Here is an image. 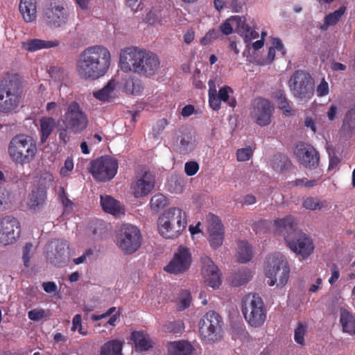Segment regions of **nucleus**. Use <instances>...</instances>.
Here are the masks:
<instances>
[{
	"label": "nucleus",
	"instance_id": "37998d69",
	"mask_svg": "<svg viewBox=\"0 0 355 355\" xmlns=\"http://www.w3.org/2000/svg\"><path fill=\"white\" fill-rule=\"evenodd\" d=\"M209 86V103L210 107L214 110H218V100L217 97V89L216 86L215 80H209L208 82Z\"/></svg>",
	"mask_w": 355,
	"mask_h": 355
},
{
	"label": "nucleus",
	"instance_id": "69168bd1",
	"mask_svg": "<svg viewBox=\"0 0 355 355\" xmlns=\"http://www.w3.org/2000/svg\"><path fill=\"white\" fill-rule=\"evenodd\" d=\"M116 308L114 307V306L110 307L106 312H105V313H103L102 314H100V315L93 314V315H92L91 318L94 321H97V320H100L104 319V318L111 315L112 313H114L116 311Z\"/></svg>",
	"mask_w": 355,
	"mask_h": 355
},
{
	"label": "nucleus",
	"instance_id": "f257e3e1",
	"mask_svg": "<svg viewBox=\"0 0 355 355\" xmlns=\"http://www.w3.org/2000/svg\"><path fill=\"white\" fill-rule=\"evenodd\" d=\"M111 62V53L102 45H94L85 49L79 55L76 70L83 80H97L107 71Z\"/></svg>",
	"mask_w": 355,
	"mask_h": 355
},
{
	"label": "nucleus",
	"instance_id": "4be33fe9",
	"mask_svg": "<svg viewBox=\"0 0 355 355\" xmlns=\"http://www.w3.org/2000/svg\"><path fill=\"white\" fill-rule=\"evenodd\" d=\"M207 222L209 244L212 248H218L221 246L223 243V226L219 218L214 214H209L207 216Z\"/></svg>",
	"mask_w": 355,
	"mask_h": 355
},
{
	"label": "nucleus",
	"instance_id": "4d7b16f0",
	"mask_svg": "<svg viewBox=\"0 0 355 355\" xmlns=\"http://www.w3.org/2000/svg\"><path fill=\"white\" fill-rule=\"evenodd\" d=\"M74 167L72 158L67 157L64 162V166L60 168V174L62 177H67L73 171Z\"/></svg>",
	"mask_w": 355,
	"mask_h": 355
},
{
	"label": "nucleus",
	"instance_id": "0e129e2a",
	"mask_svg": "<svg viewBox=\"0 0 355 355\" xmlns=\"http://www.w3.org/2000/svg\"><path fill=\"white\" fill-rule=\"evenodd\" d=\"M304 126L307 128H309L313 133H315L317 132L315 119L311 116H305Z\"/></svg>",
	"mask_w": 355,
	"mask_h": 355
},
{
	"label": "nucleus",
	"instance_id": "f3484780",
	"mask_svg": "<svg viewBox=\"0 0 355 355\" xmlns=\"http://www.w3.org/2000/svg\"><path fill=\"white\" fill-rule=\"evenodd\" d=\"M155 178L154 175L148 170L138 173L132 182L130 192L135 198H141L147 196L154 189Z\"/></svg>",
	"mask_w": 355,
	"mask_h": 355
},
{
	"label": "nucleus",
	"instance_id": "5fc2aeb1",
	"mask_svg": "<svg viewBox=\"0 0 355 355\" xmlns=\"http://www.w3.org/2000/svg\"><path fill=\"white\" fill-rule=\"evenodd\" d=\"M316 94L319 97L325 96L329 93V87L328 83L324 78H322L320 83L316 86Z\"/></svg>",
	"mask_w": 355,
	"mask_h": 355
},
{
	"label": "nucleus",
	"instance_id": "0eeeda50",
	"mask_svg": "<svg viewBox=\"0 0 355 355\" xmlns=\"http://www.w3.org/2000/svg\"><path fill=\"white\" fill-rule=\"evenodd\" d=\"M241 309L245 321L252 327H260L266 320V306L262 299L257 295H245L242 300Z\"/></svg>",
	"mask_w": 355,
	"mask_h": 355
},
{
	"label": "nucleus",
	"instance_id": "49530a36",
	"mask_svg": "<svg viewBox=\"0 0 355 355\" xmlns=\"http://www.w3.org/2000/svg\"><path fill=\"white\" fill-rule=\"evenodd\" d=\"M184 327L182 320H174L166 322L164 325V330L167 332L178 334L182 332Z\"/></svg>",
	"mask_w": 355,
	"mask_h": 355
},
{
	"label": "nucleus",
	"instance_id": "20e7f679",
	"mask_svg": "<svg viewBox=\"0 0 355 355\" xmlns=\"http://www.w3.org/2000/svg\"><path fill=\"white\" fill-rule=\"evenodd\" d=\"M23 95L21 81L15 76L8 77L0 82V112H16Z\"/></svg>",
	"mask_w": 355,
	"mask_h": 355
},
{
	"label": "nucleus",
	"instance_id": "6ab92c4d",
	"mask_svg": "<svg viewBox=\"0 0 355 355\" xmlns=\"http://www.w3.org/2000/svg\"><path fill=\"white\" fill-rule=\"evenodd\" d=\"M67 243L62 240L52 241L46 247V257L49 261L58 266L67 263L69 257Z\"/></svg>",
	"mask_w": 355,
	"mask_h": 355
},
{
	"label": "nucleus",
	"instance_id": "b1692460",
	"mask_svg": "<svg viewBox=\"0 0 355 355\" xmlns=\"http://www.w3.org/2000/svg\"><path fill=\"white\" fill-rule=\"evenodd\" d=\"M234 30L240 35L244 42L249 44L252 40L258 37L259 34L246 23V19L241 16H232Z\"/></svg>",
	"mask_w": 355,
	"mask_h": 355
},
{
	"label": "nucleus",
	"instance_id": "09e8293b",
	"mask_svg": "<svg viewBox=\"0 0 355 355\" xmlns=\"http://www.w3.org/2000/svg\"><path fill=\"white\" fill-rule=\"evenodd\" d=\"M35 248L32 243H27L23 248L22 250V259L24 261V264L26 266H29L30 260L34 253Z\"/></svg>",
	"mask_w": 355,
	"mask_h": 355
},
{
	"label": "nucleus",
	"instance_id": "f8f14e48",
	"mask_svg": "<svg viewBox=\"0 0 355 355\" xmlns=\"http://www.w3.org/2000/svg\"><path fill=\"white\" fill-rule=\"evenodd\" d=\"M64 122L66 127L72 132L80 133L88 125V118L83 112L80 105L73 101L69 103L66 109Z\"/></svg>",
	"mask_w": 355,
	"mask_h": 355
},
{
	"label": "nucleus",
	"instance_id": "1a4fd4ad",
	"mask_svg": "<svg viewBox=\"0 0 355 355\" xmlns=\"http://www.w3.org/2000/svg\"><path fill=\"white\" fill-rule=\"evenodd\" d=\"M69 17L66 4L60 1H53L44 8L42 19L46 27L57 29L67 24Z\"/></svg>",
	"mask_w": 355,
	"mask_h": 355
},
{
	"label": "nucleus",
	"instance_id": "a878e982",
	"mask_svg": "<svg viewBox=\"0 0 355 355\" xmlns=\"http://www.w3.org/2000/svg\"><path fill=\"white\" fill-rule=\"evenodd\" d=\"M101 205L105 212L114 216L119 217L125 214V209L121 203L110 196H101Z\"/></svg>",
	"mask_w": 355,
	"mask_h": 355
},
{
	"label": "nucleus",
	"instance_id": "3c124183",
	"mask_svg": "<svg viewBox=\"0 0 355 355\" xmlns=\"http://www.w3.org/2000/svg\"><path fill=\"white\" fill-rule=\"evenodd\" d=\"M220 37V33L216 29L209 30L205 35L201 39L200 43L202 45H208L212 43Z\"/></svg>",
	"mask_w": 355,
	"mask_h": 355
},
{
	"label": "nucleus",
	"instance_id": "de8ad7c7",
	"mask_svg": "<svg viewBox=\"0 0 355 355\" xmlns=\"http://www.w3.org/2000/svg\"><path fill=\"white\" fill-rule=\"evenodd\" d=\"M343 128L346 131H351L355 129V110H352L347 113Z\"/></svg>",
	"mask_w": 355,
	"mask_h": 355
},
{
	"label": "nucleus",
	"instance_id": "774afa93",
	"mask_svg": "<svg viewBox=\"0 0 355 355\" xmlns=\"http://www.w3.org/2000/svg\"><path fill=\"white\" fill-rule=\"evenodd\" d=\"M82 327V317L80 314H76L72 320L71 331H75Z\"/></svg>",
	"mask_w": 355,
	"mask_h": 355
},
{
	"label": "nucleus",
	"instance_id": "c756f323",
	"mask_svg": "<svg viewBox=\"0 0 355 355\" xmlns=\"http://www.w3.org/2000/svg\"><path fill=\"white\" fill-rule=\"evenodd\" d=\"M143 20L151 25L162 24L166 21V17L163 15V10L160 6H155L145 10Z\"/></svg>",
	"mask_w": 355,
	"mask_h": 355
},
{
	"label": "nucleus",
	"instance_id": "c85d7f7f",
	"mask_svg": "<svg viewBox=\"0 0 355 355\" xmlns=\"http://www.w3.org/2000/svg\"><path fill=\"white\" fill-rule=\"evenodd\" d=\"M20 13L26 23L35 20L37 6L35 0H21L19 6Z\"/></svg>",
	"mask_w": 355,
	"mask_h": 355
},
{
	"label": "nucleus",
	"instance_id": "39448f33",
	"mask_svg": "<svg viewBox=\"0 0 355 355\" xmlns=\"http://www.w3.org/2000/svg\"><path fill=\"white\" fill-rule=\"evenodd\" d=\"M264 271L269 279L268 284L270 286L277 284L278 287H283L288 282L290 268L285 257L277 252L267 257Z\"/></svg>",
	"mask_w": 355,
	"mask_h": 355
},
{
	"label": "nucleus",
	"instance_id": "c9c22d12",
	"mask_svg": "<svg viewBox=\"0 0 355 355\" xmlns=\"http://www.w3.org/2000/svg\"><path fill=\"white\" fill-rule=\"evenodd\" d=\"M123 343L111 340L105 343L100 349V355H122Z\"/></svg>",
	"mask_w": 355,
	"mask_h": 355
},
{
	"label": "nucleus",
	"instance_id": "58836bf2",
	"mask_svg": "<svg viewBox=\"0 0 355 355\" xmlns=\"http://www.w3.org/2000/svg\"><path fill=\"white\" fill-rule=\"evenodd\" d=\"M275 50L281 52L282 55H284L285 53L283 44L279 38H275L272 40V46L268 50L267 58L261 61H257V64L263 65L271 63L275 57Z\"/></svg>",
	"mask_w": 355,
	"mask_h": 355
},
{
	"label": "nucleus",
	"instance_id": "e433bc0d",
	"mask_svg": "<svg viewBox=\"0 0 355 355\" xmlns=\"http://www.w3.org/2000/svg\"><path fill=\"white\" fill-rule=\"evenodd\" d=\"M275 98L277 101L278 107L282 111V113L284 116H291L294 114V110L290 105L284 91H277L275 94Z\"/></svg>",
	"mask_w": 355,
	"mask_h": 355
},
{
	"label": "nucleus",
	"instance_id": "cd10ccee",
	"mask_svg": "<svg viewBox=\"0 0 355 355\" xmlns=\"http://www.w3.org/2000/svg\"><path fill=\"white\" fill-rule=\"evenodd\" d=\"M46 200V192L43 189L35 188L32 190L27 200V206L31 211L41 209Z\"/></svg>",
	"mask_w": 355,
	"mask_h": 355
},
{
	"label": "nucleus",
	"instance_id": "338daca9",
	"mask_svg": "<svg viewBox=\"0 0 355 355\" xmlns=\"http://www.w3.org/2000/svg\"><path fill=\"white\" fill-rule=\"evenodd\" d=\"M168 122L166 119H162L159 120L153 128V131L156 132L157 135L160 134L166 127Z\"/></svg>",
	"mask_w": 355,
	"mask_h": 355
},
{
	"label": "nucleus",
	"instance_id": "423d86ee",
	"mask_svg": "<svg viewBox=\"0 0 355 355\" xmlns=\"http://www.w3.org/2000/svg\"><path fill=\"white\" fill-rule=\"evenodd\" d=\"M8 151L14 162L24 164L30 163L34 159L37 146L31 137L18 135L10 141Z\"/></svg>",
	"mask_w": 355,
	"mask_h": 355
},
{
	"label": "nucleus",
	"instance_id": "412c9836",
	"mask_svg": "<svg viewBox=\"0 0 355 355\" xmlns=\"http://www.w3.org/2000/svg\"><path fill=\"white\" fill-rule=\"evenodd\" d=\"M201 275L205 282L213 288H218L221 284L219 269L207 256L201 258Z\"/></svg>",
	"mask_w": 355,
	"mask_h": 355
},
{
	"label": "nucleus",
	"instance_id": "13d9d810",
	"mask_svg": "<svg viewBox=\"0 0 355 355\" xmlns=\"http://www.w3.org/2000/svg\"><path fill=\"white\" fill-rule=\"evenodd\" d=\"M232 24V18L231 17L220 25V31L225 35H230L234 31V26Z\"/></svg>",
	"mask_w": 355,
	"mask_h": 355
},
{
	"label": "nucleus",
	"instance_id": "5701e85b",
	"mask_svg": "<svg viewBox=\"0 0 355 355\" xmlns=\"http://www.w3.org/2000/svg\"><path fill=\"white\" fill-rule=\"evenodd\" d=\"M294 153L300 164L305 167L314 168L318 165V153L311 145L305 143L297 144Z\"/></svg>",
	"mask_w": 355,
	"mask_h": 355
},
{
	"label": "nucleus",
	"instance_id": "2eb2a0df",
	"mask_svg": "<svg viewBox=\"0 0 355 355\" xmlns=\"http://www.w3.org/2000/svg\"><path fill=\"white\" fill-rule=\"evenodd\" d=\"M274 107L265 98H256L252 103L250 114L252 119L260 126H266L270 123Z\"/></svg>",
	"mask_w": 355,
	"mask_h": 355
},
{
	"label": "nucleus",
	"instance_id": "6e6552de",
	"mask_svg": "<svg viewBox=\"0 0 355 355\" xmlns=\"http://www.w3.org/2000/svg\"><path fill=\"white\" fill-rule=\"evenodd\" d=\"M223 320L215 311L206 313L198 322L200 338L207 343L218 341L223 336Z\"/></svg>",
	"mask_w": 355,
	"mask_h": 355
},
{
	"label": "nucleus",
	"instance_id": "8fccbe9b",
	"mask_svg": "<svg viewBox=\"0 0 355 355\" xmlns=\"http://www.w3.org/2000/svg\"><path fill=\"white\" fill-rule=\"evenodd\" d=\"M253 155V150L251 147L239 148L236 151V159L238 162H245L249 160Z\"/></svg>",
	"mask_w": 355,
	"mask_h": 355
},
{
	"label": "nucleus",
	"instance_id": "052dcab7",
	"mask_svg": "<svg viewBox=\"0 0 355 355\" xmlns=\"http://www.w3.org/2000/svg\"><path fill=\"white\" fill-rule=\"evenodd\" d=\"M28 318L33 321H38L46 316V311L41 309H35L28 311Z\"/></svg>",
	"mask_w": 355,
	"mask_h": 355
},
{
	"label": "nucleus",
	"instance_id": "79ce46f5",
	"mask_svg": "<svg viewBox=\"0 0 355 355\" xmlns=\"http://www.w3.org/2000/svg\"><path fill=\"white\" fill-rule=\"evenodd\" d=\"M252 276V272L249 269H243L234 273L231 277V282L234 286H239L247 283Z\"/></svg>",
	"mask_w": 355,
	"mask_h": 355
},
{
	"label": "nucleus",
	"instance_id": "e2e57ef3",
	"mask_svg": "<svg viewBox=\"0 0 355 355\" xmlns=\"http://www.w3.org/2000/svg\"><path fill=\"white\" fill-rule=\"evenodd\" d=\"M339 107L336 104H331L327 112V116L331 121H334L338 117Z\"/></svg>",
	"mask_w": 355,
	"mask_h": 355
},
{
	"label": "nucleus",
	"instance_id": "2f4dec72",
	"mask_svg": "<svg viewBox=\"0 0 355 355\" xmlns=\"http://www.w3.org/2000/svg\"><path fill=\"white\" fill-rule=\"evenodd\" d=\"M131 340L139 351H146L152 347V341L148 334L144 331H135L131 334Z\"/></svg>",
	"mask_w": 355,
	"mask_h": 355
},
{
	"label": "nucleus",
	"instance_id": "aec40b11",
	"mask_svg": "<svg viewBox=\"0 0 355 355\" xmlns=\"http://www.w3.org/2000/svg\"><path fill=\"white\" fill-rule=\"evenodd\" d=\"M160 65L158 56L153 52L144 49L137 74L150 78L156 75Z\"/></svg>",
	"mask_w": 355,
	"mask_h": 355
},
{
	"label": "nucleus",
	"instance_id": "393cba45",
	"mask_svg": "<svg viewBox=\"0 0 355 355\" xmlns=\"http://www.w3.org/2000/svg\"><path fill=\"white\" fill-rule=\"evenodd\" d=\"M59 44L60 42L58 40H45L34 38L22 42L21 47L26 51L35 52L42 49L55 48Z\"/></svg>",
	"mask_w": 355,
	"mask_h": 355
},
{
	"label": "nucleus",
	"instance_id": "72a5a7b5",
	"mask_svg": "<svg viewBox=\"0 0 355 355\" xmlns=\"http://www.w3.org/2000/svg\"><path fill=\"white\" fill-rule=\"evenodd\" d=\"M193 347L187 341L171 343L168 346V355H191Z\"/></svg>",
	"mask_w": 355,
	"mask_h": 355
},
{
	"label": "nucleus",
	"instance_id": "bb28decb",
	"mask_svg": "<svg viewBox=\"0 0 355 355\" xmlns=\"http://www.w3.org/2000/svg\"><path fill=\"white\" fill-rule=\"evenodd\" d=\"M116 83L114 80H110L102 89L93 92V96L97 100L108 103L114 101L117 96L116 90Z\"/></svg>",
	"mask_w": 355,
	"mask_h": 355
},
{
	"label": "nucleus",
	"instance_id": "9b49d317",
	"mask_svg": "<svg viewBox=\"0 0 355 355\" xmlns=\"http://www.w3.org/2000/svg\"><path fill=\"white\" fill-rule=\"evenodd\" d=\"M140 238V232L137 227L125 224L121 227L118 234L117 245L123 253L130 254L139 248Z\"/></svg>",
	"mask_w": 355,
	"mask_h": 355
},
{
	"label": "nucleus",
	"instance_id": "f03ea898",
	"mask_svg": "<svg viewBox=\"0 0 355 355\" xmlns=\"http://www.w3.org/2000/svg\"><path fill=\"white\" fill-rule=\"evenodd\" d=\"M274 225L276 232L284 236L287 246L295 254L306 259L313 253L315 248L313 240L295 228V222L293 217L287 216L275 220Z\"/></svg>",
	"mask_w": 355,
	"mask_h": 355
},
{
	"label": "nucleus",
	"instance_id": "7c9ffc66",
	"mask_svg": "<svg viewBox=\"0 0 355 355\" xmlns=\"http://www.w3.org/2000/svg\"><path fill=\"white\" fill-rule=\"evenodd\" d=\"M55 127V120L52 117L43 116L40 119L38 130L41 143L46 142Z\"/></svg>",
	"mask_w": 355,
	"mask_h": 355
},
{
	"label": "nucleus",
	"instance_id": "ddd939ff",
	"mask_svg": "<svg viewBox=\"0 0 355 355\" xmlns=\"http://www.w3.org/2000/svg\"><path fill=\"white\" fill-rule=\"evenodd\" d=\"M118 162L114 158L101 157L91 163L90 173L94 178L105 182L112 179L116 174Z\"/></svg>",
	"mask_w": 355,
	"mask_h": 355
},
{
	"label": "nucleus",
	"instance_id": "a19ab883",
	"mask_svg": "<svg viewBox=\"0 0 355 355\" xmlns=\"http://www.w3.org/2000/svg\"><path fill=\"white\" fill-rule=\"evenodd\" d=\"M346 8L340 7L338 10L329 14L324 18V24L320 26V29L326 31L329 26L335 25L345 12Z\"/></svg>",
	"mask_w": 355,
	"mask_h": 355
},
{
	"label": "nucleus",
	"instance_id": "680f3d73",
	"mask_svg": "<svg viewBox=\"0 0 355 355\" xmlns=\"http://www.w3.org/2000/svg\"><path fill=\"white\" fill-rule=\"evenodd\" d=\"M199 169V165L196 162H189L185 164L184 171L187 175L192 176L195 175Z\"/></svg>",
	"mask_w": 355,
	"mask_h": 355
},
{
	"label": "nucleus",
	"instance_id": "4c0bfd02",
	"mask_svg": "<svg viewBox=\"0 0 355 355\" xmlns=\"http://www.w3.org/2000/svg\"><path fill=\"white\" fill-rule=\"evenodd\" d=\"M253 256L251 246L245 241H239L236 248V257L241 263L249 261Z\"/></svg>",
	"mask_w": 355,
	"mask_h": 355
},
{
	"label": "nucleus",
	"instance_id": "473e14b6",
	"mask_svg": "<svg viewBox=\"0 0 355 355\" xmlns=\"http://www.w3.org/2000/svg\"><path fill=\"white\" fill-rule=\"evenodd\" d=\"M123 89L128 94L140 95L144 90V84L139 78L129 76L124 80Z\"/></svg>",
	"mask_w": 355,
	"mask_h": 355
},
{
	"label": "nucleus",
	"instance_id": "a211bd4d",
	"mask_svg": "<svg viewBox=\"0 0 355 355\" xmlns=\"http://www.w3.org/2000/svg\"><path fill=\"white\" fill-rule=\"evenodd\" d=\"M144 49L130 46L122 49L119 55V64L122 71L137 74Z\"/></svg>",
	"mask_w": 355,
	"mask_h": 355
},
{
	"label": "nucleus",
	"instance_id": "9d476101",
	"mask_svg": "<svg viewBox=\"0 0 355 355\" xmlns=\"http://www.w3.org/2000/svg\"><path fill=\"white\" fill-rule=\"evenodd\" d=\"M313 85L311 76L303 71H295L288 81V86L294 97L302 101H308L312 98Z\"/></svg>",
	"mask_w": 355,
	"mask_h": 355
},
{
	"label": "nucleus",
	"instance_id": "864d4df0",
	"mask_svg": "<svg viewBox=\"0 0 355 355\" xmlns=\"http://www.w3.org/2000/svg\"><path fill=\"white\" fill-rule=\"evenodd\" d=\"M306 331V326L300 323L295 330L294 339L300 345L304 343V335Z\"/></svg>",
	"mask_w": 355,
	"mask_h": 355
},
{
	"label": "nucleus",
	"instance_id": "f704fd0d",
	"mask_svg": "<svg viewBox=\"0 0 355 355\" xmlns=\"http://www.w3.org/2000/svg\"><path fill=\"white\" fill-rule=\"evenodd\" d=\"M340 322L345 332L351 335L355 334V315H352L345 309H341Z\"/></svg>",
	"mask_w": 355,
	"mask_h": 355
},
{
	"label": "nucleus",
	"instance_id": "c03bdc74",
	"mask_svg": "<svg viewBox=\"0 0 355 355\" xmlns=\"http://www.w3.org/2000/svg\"><path fill=\"white\" fill-rule=\"evenodd\" d=\"M303 207L309 210H321L324 208L327 209V205L325 201L309 197L306 198L303 201Z\"/></svg>",
	"mask_w": 355,
	"mask_h": 355
},
{
	"label": "nucleus",
	"instance_id": "bf43d9fd",
	"mask_svg": "<svg viewBox=\"0 0 355 355\" xmlns=\"http://www.w3.org/2000/svg\"><path fill=\"white\" fill-rule=\"evenodd\" d=\"M59 197L63 207H64L65 211H69L73 209V203L67 198L63 188L60 189Z\"/></svg>",
	"mask_w": 355,
	"mask_h": 355
},
{
	"label": "nucleus",
	"instance_id": "603ef678",
	"mask_svg": "<svg viewBox=\"0 0 355 355\" xmlns=\"http://www.w3.org/2000/svg\"><path fill=\"white\" fill-rule=\"evenodd\" d=\"M49 73L50 76L58 83L62 82L66 76V74L63 70H62L60 67L55 66L51 67L49 68Z\"/></svg>",
	"mask_w": 355,
	"mask_h": 355
},
{
	"label": "nucleus",
	"instance_id": "7ed1b4c3",
	"mask_svg": "<svg viewBox=\"0 0 355 355\" xmlns=\"http://www.w3.org/2000/svg\"><path fill=\"white\" fill-rule=\"evenodd\" d=\"M187 224L186 212L180 207H173L164 210L157 219L159 234L165 239L178 238Z\"/></svg>",
	"mask_w": 355,
	"mask_h": 355
},
{
	"label": "nucleus",
	"instance_id": "4468645a",
	"mask_svg": "<svg viewBox=\"0 0 355 355\" xmlns=\"http://www.w3.org/2000/svg\"><path fill=\"white\" fill-rule=\"evenodd\" d=\"M191 263L192 257L190 250L180 245L164 270L171 274L180 275L189 270Z\"/></svg>",
	"mask_w": 355,
	"mask_h": 355
},
{
	"label": "nucleus",
	"instance_id": "dca6fc26",
	"mask_svg": "<svg viewBox=\"0 0 355 355\" xmlns=\"http://www.w3.org/2000/svg\"><path fill=\"white\" fill-rule=\"evenodd\" d=\"M20 223L14 217L6 216L0 220V244L15 243L20 236Z\"/></svg>",
	"mask_w": 355,
	"mask_h": 355
},
{
	"label": "nucleus",
	"instance_id": "a18cd8bd",
	"mask_svg": "<svg viewBox=\"0 0 355 355\" xmlns=\"http://www.w3.org/2000/svg\"><path fill=\"white\" fill-rule=\"evenodd\" d=\"M150 204L153 210L157 211L167 205V199L164 195L157 193L151 198Z\"/></svg>",
	"mask_w": 355,
	"mask_h": 355
},
{
	"label": "nucleus",
	"instance_id": "6e6d98bb",
	"mask_svg": "<svg viewBox=\"0 0 355 355\" xmlns=\"http://www.w3.org/2000/svg\"><path fill=\"white\" fill-rule=\"evenodd\" d=\"M191 300L190 293L187 291H184L182 293V296L179 300L178 309L180 311H182L188 308L190 306Z\"/></svg>",
	"mask_w": 355,
	"mask_h": 355
},
{
	"label": "nucleus",
	"instance_id": "ea45409f",
	"mask_svg": "<svg viewBox=\"0 0 355 355\" xmlns=\"http://www.w3.org/2000/svg\"><path fill=\"white\" fill-rule=\"evenodd\" d=\"M232 94H233V89L229 86H225L217 92L218 110L220 108L222 101L226 103L230 107H234L236 106V101L230 97Z\"/></svg>",
	"mask_w": 355,
	"mask_h": 355
}]
</instances>
